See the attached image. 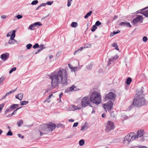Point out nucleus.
<instances>
[{"instance_id": "obj_47", "label": "nucleus", "mask_w": 148, "mask_h": 148, "mask_svg": "<svg viewBox=\"0 0 148 148\" xmlns=\"http://www.w3.org/2000/svg\"><path fill=\"white\" fill-rule=\"evenodd\" d=\"M110 115L111 117H112L113 118H114L116 116V115L114 113V112H112L111 113Z\"/></svg>"}, {"instance_id": "obj_45", "label": "nucleus", "mask_w": 148, "mask_h": 148, "mask_svg": "<svg viewBox=\"0 0 148 148\" xmlns=\"http://www.w3.org/2000/svg\"><path fill=\"white\" fill-rule=\"evenodd\" d=\"M5 78L4 77H2L0 78V83H2L4 80Z\"/></svg>"}, {"instance_id": "obj_48", "label": "nucleus", "mask_w": 148, "mask_h": 148, "mask_svg": "<svg viewBox=\"0 0 148 148\" xmlns=\"http://www.w3.org/2000/svg\"><path fill=\"white\" fill-rule=\"evenodd\" d=\"M53 3V1H47L46 3V4H47L48 5H51Z\"/></svg>"}, {"instance_id": "obj_51", "label": "nucleus", "mask_w": 148, "mask_h": 148, "mask_svg": "<svg viewBox=\"0 0 148 148\" xmlns=\"http://www.w3.org/2000/svg\"><path fill=\"white\" fill-rule=\"evenodd\" d=\"M78 125V122H76V123H74L73 124V127H76Z\"/></svg>"}, {"instance_id": "obj_31", "label": "nucleus", "mask_w": 148, "mask_h": 148, "mask_svg": "<svg viewBox=\"0 0 148 148\" xmlns=\"http://www.w3.org/2000/svg\"><path fill=\"white\" fill-rule=\"evenodd\" d=\"M112 46L113 47H115V49H116V50H119L118 47L116 43H114L113 44H112Z\"/></svg>"}, {"instance_id": "obj_16", "label": "nucleus", "mask_w": 148, "mask_h": 148, "mask_svg": "<svg viewBox=\"0 0 148 148\" xmlns=\"http://www.w3.org/2000/svg\"><path fill=\"white\" fill-rule=\"evenodd\" d=\"M129 137L127 135L125 137L123 142L124 144H129L130 142H131V141L130 139H129Z\"/></svg>"}, {"instance_id": "obj_61", "label": "nucleus", "mask_w": 148, "mask_h": 148, "mask_svg": "<svg viewBox=\"0 0 148 148\" xmlns=\"http://www.w3.org/2000/svg\"><path fill=\"white\" fill-rule=\"evenodd\" d=\"M16 111L15 110L12 113V114L13 115H15L16 112Z\"/></svg>"}, {"instance_id": "obj_8", "label": "nucleus", "mask_w": 148, "mask_h": 148, "mask_svg": "<svg viewBox=\"0 0 148 148\" xmlns=\"http://www.w3.org/2000/svg\"><path fill=\"white\" fill-rule=\"evenodd\" d=\"M113 103L112 101H109L106 103L103 104V107L106 112L110 111L113 107Z\"/></svg>"}, {"instance_id": "obj_9", "label": "nucleus", "mask_w": 148, "mask_h": 148, "mask_svg": "<svg viewBox=\"0 0 148 148\" xmlns=\"http://www.w3.org/2000/svg\"><path fill=\"white\" fill-rule=\"evenodd\" d=\"M118 56L117 55H115L114 56L110 58L109 59L108 62V66L110 67H112L114 64L115 61Z\"/></svg>"}, {"instance_id": "obj_34", "label": "nucleus", "mask_w": 148, "mask_h": 148, "mask_svg": "<svg viewBox=\"0 0 148 148\" xmlns=\"http://www.w3.org/2000/svg\"><path fill=\"white\" fill-rule=\"evenodd\" d=\"M16 67H13L12 69H11L10 70V71L9 73L10 74L12 73L13 71H16Z\"/></svg>"}, {"instance_id": "obj_59", "label": "nucleus", "mask_w": 148, "mask_h": 148, "mask_svg": "<svg viewBox=\"0 0 148 148\" xmlns=\"http://www.w3.org/2000/svg\"><path fill=\"white\" fill-rule=\"evenodd\" d=\"M77 69V68H72L71 70L73 71H75Z\"/></svg>"}, {"instance_id": "obj_18", "label": "nucleus", "mask_w": 148, "mask_h": 148, "mask_svg": "<svg viewBox=\"0 0 148 148\" xmlns=\"http://www.w3.org/2000/svg\"><path fill=\"white\" fill-rule=\"evenodd\" d=\"M142 89H143V87L142 88L141 90H137L136 91V96H143L142 95L143 94V90H142Z\"/></svg>"}, {"instance_id": "obj_44", "label": "nucleus", "mask_w": 148, "mask_h": 148, "mask_svg": "<svg viewBox=\"0 0 148 148\" xmlns=\"http://www.w3.org/2000/svg\"><path fill=\"white\" fill-rule=\"evenodd\" d=\"M72 1V0H68V3H67V6L68 7H70L71 4V2Z\"/></svg>"}, {"instance_id": "obj_29", "label": "nucleus", "mask_w": 148, "mask_h": 148, "mask_svg": "<svg viewBox=\"0 0 148 148\" xmlns=\"http://www.w3.org/2000/svg\"><path fill=\"white\" fill-rule=\"evenodd\" d=\"M28 103V102L27 101H23L20 102V104L21 105H26Z\"/></svg>"}, {"instance_id": "obj_13", "label": "nucleus", "mask_w": 148, "mask_h": 148, "mask_svg": "<svg viewBox=\"0 0 148 148\" xmlns=\"http://www.w3.org/2000/svg\"><path fill=\"white\" fill-rule=\"evenodd\" d=\"M9 54L8 53H6L2 54L1 56V58L3 61L6 60L9 57Z\"/></svg>"}, {"instance_id": "obj_25", "label": "nucleus", "mask_w": 148, "mask_h": 148, "mask_svg": "<svg viewBox=\"0 0 148 148\" xmlns=\"http://www.w3.org/2000/svg\"><path fill=\"white\" fill-rule=\"evenodd\" d=\"M77 23L75 22H73L71 24V26L73 27H77Z\"/></svg>"}, {"instance_id": "obj_52", "label": "nucleus", "mask_w": 148, "mask_h": 148, "mask_svg": "<svg viewBox=\"0 0 148 148\" xmlns=\"http://www.w3.org/2000/svg\"><path fill=\"white\" fill-rule=\"evenodd\" d=\"M18 136L19 137L21 138H24V136H23V135H22L20 134H18Z\"/></svg>"}, {"instance_id": "obj_22", "label": "nucleus", "mask_w": 148, "mask_h": 148, "mask_svg": "<svg viewBox=\"0 0 148 148\" xmlns=\"http://www.w3.org/2000/svg\"><path fill=\"white\" fill-rule=\"evenodd\" d=\"M23 123V121L22 120H20L18 121L17 124L18 127H20Z\"/></svg>"}, {"instance_id": "obj_26", "label": "nucleus", "mask_w": 148, "mask_h": 148, "mask_svg": "<svg viewBox=\"0 0 148 148\" xmlns=\"http://www.w3.org/2000/svg\"><path fill=\"white\" fill-rule=\"evenodd\" d=\"M33 25L34 27H36L38 26H40L42 25V24L40 23V22H37L34 23H33Z\"/></svg>"}, {"instance_id": "obj_56", "label": "nucleus", "mask_w": 148, "mask_h": 148, "mask_svg": "<svg viewBox=\"0 0 148 148\" xmlns=\"http://www.w3.org/2000/svg\"><path fill=\"white\" fill-rule=\"evenodd\" d=\"M11 34L12 33H11V32H9L6 35V37H8L9 36H10Z\"/></svg>"}, {"instance_id": "obj_30", "label": "nucleus", "mask_w": 148, "mask_h": 148, "mask_svg": "<svg viewBox=\"0 0 148 148\" xmlns=\"http://www.w3.org/2000/svg\"><path fill=\"white\" fill-rule=\"evenodd\" d=\"M34 26L33 25V24H32L30 25L28 27V29H30L31 30H34V29L33 28V27H34Z\"/></svg>"}, {"instance_id": "obj_46", "label": "nucleus", "mask_w": 148, "mask_h": 148, "mask_svg": "<svg viewBox=\"0 0 148 148\" xmlns=\"http://www.w3.org/2000/svg\"><path fill=\"white\" fill-rule=\"evenodd\" d=\"M147 40V37L144 36L143 37V41L146 42Z\"/></svg>"}, {"instance_id": "obj_53", "label": "nucleus", "mask_w": 148, "mask_h": 148, "mask_svg": "<svg viewBox=\"0 0 148 148\" xmlns=\"http://www.w3.org/2000/svg\"><path fill=\"white\" fill-rule=\"evenodd\" d=\"M1 18L2 19H5L7 18V16L5 15H2L1 16Z\"/></svg>"}, {"instance_id": "obj_2", "label": "nucleus", "mask_w": 148, "mask_h": 148, "mask_svg": "<svg viewBox=\"0 0 148 148\" xmlns=\"http://www.w3.org/2000/svg\"><path fill=\"white\" fill-rule=\"evenodd\" d=\"M56 127V125L52 122H50L48 124H45L42 125L41 130L43 132L39 131L40 135L42 136L43 134H47L49 132L52 131Z\"/></svg>"}, {"instance_id": "obj_62", "label": "nucleus", "mask_w": 148, "mask_h": 148, "mask_svg": "<svg viewBox=\"0 0 148 148\" xmlns=\"http://www.w3.org/2000/svg\"><path fill=\"white\" fill-rule=\"evenodd\" d=\"M120 32V31H119V32H118V31L115 32V31H114L113 32V33L114 34H117L118 33H119Z\"/></svg>"}, {"instance_id": "obj_23", "label": "nucleus", "mask_w": 148, "mask_h": 148, "mask_svg": "<svg viewBox=\"0 0 148 148\" xmlns=\"http://www.w3.org/2000/svg\"><path fill=\"white\" fill-rule=\"evenodd\" d=\"M132 78L130 77H129L126 80V84L127 85H129L132 82Z\"/></svg>"}, {"instance_id": "obj_15", "label": "nucleus", "mask_w": 148, "mask_h": 148, "mask_svg": "<svg viewBox=\"0 0 148 148\" xmlns=\"http://www.w3.org/2000/svg\"><path fill=\"white\" fill-rule=\"evenodd\" d=\"M119 25L121 26H127L128 27H131L132 26L130 24L127 22H121L119 23Z\"/></svg>"}, {"instance_id": "obj_14", "label": "nucleus", "mask_w": 148, "mask_h": 148, "mask_svg": "<svg viewBox=\"0 0 148 148\" xmlns=\"http://www.w3.org/2000/svg\"><path fill=\"white\" fill-rule=\"evenodd\" d=\"M127 136L129 137V139H130L131 141L134 140H136V138L135 137V134L134 132H131L127 134Z\"/></svg>"}, {"instance_id": "obj_37", "label": "nucleus", "mask_w": 148, "mask_h": 148, "mask_svg": "<svg viewBox=\"0 0 148 148\" xmlns=\"http://www.w3.org/2000/svg\"><path fill=\"white\" fill-rule=\"evenodd\" d=\"M32 46V45L31 44H27L26 46L27 49H30Z\"/></svg>"}, {"instance_id": "obj_3", "label": "nucleus", "mask_w": 148, "mask_h": 148, "mask_svg": "<svg viewBox=\"0 0 148 148\" xmlns=\"http://www.w3.org/2000/svg\"><path fill=\"white\" fill-rule=\"evenodd\" d=\"M90 101L98 105L101 102V98L100 94L97 91L93 92L91 95L90 98Z\"/></svg>"}, {"instance_id": "obj_33", "label": "nucleus", "mask_w": 148, "mask_h": 148, "mask_svg": "<svg viewBox=\"0 0 148 148\" xmlns=\"http://www.w3.org/2000/svg\"><path fill=\"white\" fill-rule=\"evenodd\" d=\"M13 135V133L11 131V130H10L6 134V135L8 136H11Z\"/></svg>"}, {"instance_id": "obj_20", "label": "nucleus", "mask_w": 148, "mask_h": 148, "mask_svg": "<svg viewBox=\"0 0 148 148\" xmlns=\"http://www.w3.org/2000/svg\"><path fill=\"white\" fill-rule=\"evenodd\" d=\"M19 106L18 104H14L10 106V108L12 110H14L16 108H18Z\"/></svg>"}, {"instance_id": "obj_42", "label": "nucleus", "mask_w": 148, "mask_h": 148, "mask_svg": "<svg viewBox=\"0 0 148 148\" xmlns=\"http://www.w3.org/2000/svg\"><path fill=\"white\" fill-rule=\"evenodd\" d=\"M39 47V45L38 43H36L35 45H34L33 47V48L34 49H36L38 47Z\"/></svg>"}, {"instance_id": "obj_7", "label": "nucleus", "mask_w": 148, "mask_h": 148, "mask_svg": "<svg viewBox=\"0 0 148 148\" xmlns=\"http://www.w3.org/2000/svg\"><path fill=\"white\" fill-rule=\"evenodd\" d=\"M90 103V102L88 97H86L82 98L81 101V105L82 107L85 108L88 106L92 107V106Z\"/></svg>"}, {"instance_id": "obj_24", "label": "nucleus", "mask_w": 148, "mask_h": 148, "mask_svg": "<svg viewBox=\"0 0 148 148\" xmlns=\"http://www.w3.org/2000/svg\"><path fill=\"white\" fill-rule=\"evenodd\" d=\"M23 93H20L17 95V96L19 97V100L21 101L22 100L23 97Z\"/></svg>"}, {"instance_id": "obj_1", "label": "nucleus", "mask_w": 148, "mask_h": 148, "mask_svg": "<svg viewBox=\"0 0 148 148\" xmlns=\"http://www.w3.org/2000/svg\"><path fill=\"white\" fill-rule=\"evenodd\" d=\"M67 73L65 69L60 68L56 70L50 77L51 80V86L54 88L58 87L60 84L67 85Z\"/></svg>"}, {"instance_id": "obj_5", "label": "nucleus", "mask_w": 148, "mask_h": 148, "mask_svg": "<svg viewBox=\"0 0 148 148\" xmlns=\"http://www.w3.org/2000/svg\"><path fill=\"white\" fill-rule=\"evenodd\" d=\"M136 139L140 138V142H143L147 140L148 135L144 134V131L143 130H138L136 134L135 135Z\"/></svg>"}, {"instance_id": "obj_19", "label": "nucleus", "mask_w": 148, "mask_h": 148, "mask_svg": "<svg viewBox=\"0 0 148 148\" xmlns=\"http://www.w3.org/2000/svg\"><path fill=\"white\" fill-rule=\"evenodd\" d=\"M71 110L73 111L76 110H79L81 109V108H79L77 106L73 105H72L71 106Z\"/></svg>"}, {"instance_id": "obj_6", "label": "nucleus", "mask_w": 148, "mask_h": 148, "mask_svg": "<svg viewBox=\"0 0 148 148\" xmlns=\"http://www.w3.org/2000/svg\"><path fill=\"white\" fill-rule=\"evenodd\" d=\"M106 124V131L107 133L110 132L115 128L114 123L111 121H108Z\"/></svg>"}, {"instance_id": "obj_55", "label": "nucleus", "mask_w": 148, "mask_h": 148, "mask_svg": "<svg viewBox=\"0 0 148 148\" xmlns=\"http://www.w3.org/2000/svg\"><path fill=\"white\" fill-rule=\"evenodd\" d=\"M42 50H41V49H39L38 50L36 51V52L35 53V54H37L39 52H40V51H41Z\"/></svg>"}, {"instance_id": "obj_63", "label": "nucleus", "mask_w": 148, "mask_h": 148, "mask_svg": "<svg viewBox=\"0 0 148 148\" xmlns=\"http://www.w3.org/2000/svg\"><path fill=\"white\" fill-rule=\"evenodd\" d=\"M61 53V51H59L56 54V56H58L59 55V54Z\"/></svg>"}, {"instance_id": "obj_58", "label": "nucleus", "mask_w": 148, "mask_h": 148, "mask_svg": "<svg viewBox=\"0 0 148 148\" xmlns=\"http://www.w3.org/2000/svg\"><path fill=\"white\" fill-rule=\"evenodd\" d=\"M118 18V16H116V15H115L114 17L113 18V21H114L116 19H117Z\"/></svg>"}, {"instance_id": "obj_12", "label": "nucleus", "mask_w": 148, "mask_h": 148, "mask_svg": "<svg viewBox=\"0 0 148 148\" xmlns=\"http://www.w3.org/2000/svg\"><path fill=\"white\" fill-rule=\"evenodd\" d=\"M143 18L142 16L141 15H138L135 18L133 19V23L136 24L138 23H141L143 22Z\"/></svg>"}, {"instance_id": "obj_36", "label": "nucleus", "mask_w": 148, "mask_h": 148, "mask_svg": "<svg viewBox=\"0 0 148 148\" xmlns=\"http://www.w3.org/2000/svg\"><path fill=\"white\" fill-rule=\"evenodd\" d=\"M39 48L40 49H41V50H42L43 49H45L46 47H44V45L42 44H40V45H39Z\"/></svg>"}, {"instance_id": "obj_32", "label": "nucleus", "mask_w": 148, "mask_h": 148, "mask_svg": "<svg viewBox=\"0 0 148 148\" xmlns=\"http://www.w3.org/2000/svg\"><path fill=\"white\" fill-rule=\"evenodd\" d=\"M97 28V27L95 25H94L91 29V30L92 32H94Z\"/></svg>"}, {"instance_id": "obj_49", "label": "nucleus", "mask_w": 148, "mask_h": 148, "mask_svg": "<svg viewBox=\"0 0 148 148\" xmlns=\"http://www.w3.org/2000/svg\"><path fill=\"white\" fill-rule=\"evenodd\" d=\"M16 17L18 19H20L22 18L23 16L21 15L18 14L16 16Z\"/></svg>"}, {"instance_id": "obj_17", "label": "nucleus", "mask_w": 148, "mask_h": 148, "mask_svg": "<svg viewBox=\"0 0 148 148\" xmlns=\"http://www.w3.org/2000/svg\"><path fill=\"white\" fill-rule=\"evenodd\" d=\"M75 88L76 86L75 85H73L69 88L66 89L65 90V92H66L67 93L69 92L74 90V88Z\"/></svg>"}, {"instance_id": "obj_43", "label": "nucleus", "mask_w": 148, "mask_h": 148, "mask_svg": "<svg viewBox=\"0 0 148 148\" xmlns=\"http://www.w3.org/2000/svg\"><path fill=\"white\" fill-rule=\"evenodd\" d=\"M85 48V47H80L79 48V49L78 50L76 51L74 53V55H75V53H77V52H78V51H81L83 49V48Z\"/></svg>"}, {"instance_id": "obj_41", "label": "nucleus", "mask_w": 148, "mask_h": 148, "mask_svg": "<svg viewBox=\"0 0 148 148\" xmlns=\"http://www.w3.org/2000/svg\"><path fill=\"white\" fill-rule=\"evenodd\" d=\"M101 24V23L99 21H97L95 23V25L97 26H99Z\"/></svg>"}, {"instance_id": "obj_10", "label": "nucleus", "mask_w": 148, "mask_h": 148, "mask_svg": "<svg viewBox=\"0 0 148 148\" xmlns=\"http://www.w3.org/2000/svg\"><path fill=\"white\" fill-rule=\"evenodd\" d=\"M16 31L14 30L12 32V34L10 36V39L9 40L8 43L10 44H13L16 42H17V41L14 39L15 37Z\"/></svg>"}, {"instance_id": "obj_28", "label": "nucleus", "mask_w": 148, "mask_h": 148, "mask_svg": "<svg viewBox=\"0 0 148 148\" xmlns=\"http://www.w3.org/2000/svg\"><path fill=\"white\" fill-rule=\"evenodd\" d=\"M84 141L83 139H82L79 140V144L80 146H83L84 144Z\"/></svg>"}, {"instance_id": "obj_57", "label": "nucleus", "mask_w": 148, "mask_h": 148, "mask_svg": "<svg viewBox=\"0 0 148 148\" xmlns=\"http://www.w3.org/2000/svg\"><path fill=\"white\" fill-rule=\"evenodd\" d=\"M46 3H43L41 4L40 5V7L42 6H45L46 5Z\"/></svg>"}, {"instance_id": "obj_35", "label": "nucleus", "mask_w": 148, "mask_h": 148, "mask_svg": "<svg viewBox=\"0 0 148 148\" xmlns=\"http://www.w3.org/2000/svg\"><path fill=\"white\" fill-rule=\"evenodd\" d=\"M12 111L11 109L10 108H7L5 112V114H7L9 112H10Z\"/></svg>"}, {"instance_id": "obj_38", "label": "nucleus", "mask_w": 148, "mask_h": 148, "mask_svg": "<svg viewBox=\"0 0 148 148\" xmlns=\"http://www.w3.org/2000/svg\"><path fill=\"white\" fill-rule=\"evenodd\" d=\"M38 3V1L37 0H34L32 1L31 3V4L32 5H36Z\"/></svg>"}, {"instance_id": "obj_4", "label": "nucleus", "mask_w": 148, "mask_h": 148, "mask_svg": "<svg viewBox=\"0 0 148 148\" xmlns=\"http://www.w3.org/2000/svg\"><path fill=\"white\" fill-rule=\"evenodd\" d=\"M146 100L143 96H136L133 104L137 107H140L145 105Z\"/></svg>"}, {"instance_id": "obj_64", "label": "nucleus", "mask_w": 148, "mask_h": 148, "mask_svg": "<svg viewBox=\"0 0 148 148\" xmlns=\"http://www.w3.org/2000/svg\"><path fill=\"white\" fill-rule=\"evenodd\" d=\"M11 93V92L9 91V92L6 93L5 94V95H6V96H7V95H9V94H10Z\"/></svg>"}, {"instance_id": "obj_11", "label": "nucleus", "mask_w": 148, "mask_h": 148, "mask_svg": "<svg viewBox=\"0 0 148 148\" xmlns=\"http://www.w3.org/2000/svg\"><path fill=\"white\" fill-rule=\"evenodd\" d=\"M116 95L112 92H110L104 98L105 100H107L109 99H115Z\"/></svg>"}, {"instance_id": "obj_21", "label": "nucleus", "mask_w": 148, "mask_h": 148, "mask_svg": "<svg viewBox=\"0 0 148 148\" xmlns=\"http://www.w3.org/2000/svg\"><path fill=\"white\" fill-rule=\"evenodd\" d=\"M92 13V11H90L89 12L86 14L84 16V18H87L88 17L90 16Z\"/></svg>"}, {"instance_id": "obj_54", "label": "nucleus", "mask_w": 148, "mask_h": 148, "mask_svg": "<svg viewBox=\"0 0 148 148\" xmlns=\"http://www.w3.org/2000/svg\"><path fill=\"white\" fill-rule=\"evenodd\" d=\"M45 101L46 102H47L48 103H49L50 102V101L49 98L47 97L46 99L45 100Z\"/></svg>"}, {"instance_id": "obj_40", "label": "nucleus", "mask_w": 148, "mask_h": 148, "mask_svg": "<svg viewBox=\"0 0 148 148\" xmlns=\"http://www.w3.org/2000/svg\"><path fill=\"white\" fill-rule=\"evenodd\" d=\"M87 127L85 125H84L82 126V127L80 130L81 131H84V130L86 129H87Z\"/></svg>"}, {"instance_id": "obj_27", "label": "nucleus", "mask_w": 148, "mask_h": 148, "mask_svg": "<svg viewBox=\"0 0 148 148\" xmlns=\"http://www.w3.org/2000/svg\"><path fill=\"white\" fill-rule=\"evenodd\" d=\"M93 64L92 63H91L90 65H89L86 66V69L88 70H91L92 67V65Z\"/></svg>"}, {"instance_id": "obj_60", "label": "nucleus", "mask_w": 148, "mask_h": 148, "mask_svg": "<svg viewBox=\"0 0 148 148\" xmlns=\"http://www.w3.org/2000/svg\"><path fill=\"white\" fill-rule=\"evenodd\" d=\"M12 116H13L12 114V113H11V114H9L7 116V117H12Z\"/></svg>"}, {"instance_id": "obj_50", "label": "nucleus", "mask_w": 148, "mask_h": 148, "mask_svg": "<svg viewBox=\"0 0 148 148\" xmlns=\"http://www.w3.org/2000/svg\"><path fill=\"white\" fill-rule=\"evenodd\" d=\"M91 44H87L85 45V47H85V48H86V47H87V48L90 47H91Z\"/></svg>"}, {"instance_id": "obj_39", "label": "nucleus", "mask_w": 148, "mask_h": 148, "mask_svg": "<svg viewBox=\"0 0 148 148\" xmlns=\"http://www.w3.org/2000/svg\"><path fill=\"white\" fill-rule=\"evenodd\" d=\"M5 104L4 103H2L0 104V113L1 112V111L2 110L3 108L4 107Z\"/></svg>"}]
</instances>
